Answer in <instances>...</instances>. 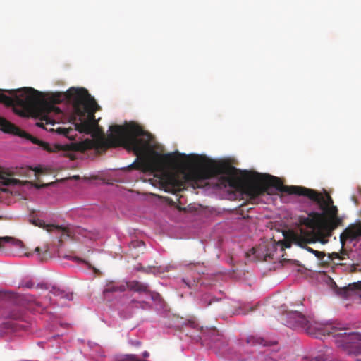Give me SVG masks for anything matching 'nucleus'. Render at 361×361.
<instances>
[{
    "instance_id": "obj_1",
    "label": "nucleus",
    "mask_w": 361,
    "mask_h": 361,
    "mask_svg": "<svg viewBox=\"0 0 361 361\" xmlns=\"http://www.w3.org/2000/svg\"><path fill=\"white\" fill-rule=\"evenodd\" d=\"M71 102L73 108L72 116L75 130L80 133H92L97 124L94 114L99 106L85 88H70L66 92L55 94L52 102L42 101L41 92L32 87H23L14 90L0 89V103L7 106H18L23 109L34 111L40 117L41 122L37 126L54 131L52 128H47L46 125L54 126L55 120L52 116H60L61 110L55 104L63 101Z\"/></svg>"
},
{
    "instance_id": "obj_2",
    "label": "nucleus",
    "mask_w": 361,
    "mask_h": 361,
    "mask_svg": "<svg viewBox=\"0 0 361 361\" xmlns=\"http://www.w3.org/2000/svg\"><path fill=\"white\" fill-rule=\"evenodd\" d=\"M109 130L111 133L108 140L110 146H123L128 151H133L137 157H142L140 162L133 164L135 169L162 172L175 164L176 160L172 153L160 154L153 151L150 154H146L151 148L152 135L139 125H113Z\"/></svg>"
},
{
    "instance_id": "obj_3",
    "label": "nucleus",
    "mask_w": 361,
    "mask_h": 361,
    "mask_svg": "<svg viewBox=\"0 0 361 361\" xmlns=\"http://www.w3.org/2000/svg\"><path fill=\"white\" fill-rule=\"evenodd\" d=\"M247 183L245 185V192L251 197L255 198L264 193H272L273 188L281 192L288 195L304 196L317 203L320 209L334 205L331 197L326 194L324 197L322 193L315 190L298 185H285L281 180L269 174L255 173L246 177Z\"/></svg>"
},
{
    "instance_id": "obj_4",
    "label": "nucleus",
    "mask_w": 361,
    "mask_h": 361,
    "mask_svg": "<svg viewBox=\"0 0 361 361\" xmlns=\"http://www.w3.org/2000/svg\"><path fill=\"white\" fill-rule=\"evenodd\" d=\"M287 325L293 329L302 328L308 334H314V331L325 336H332L336 346L348 355H361V334L349 331L347 329L334 325H325L314 323L298 311H290L286 314Z\"/></svg>"
},
{
    "instance_id": "obj_5",
    "label": "nucleus",
    "mask_w": 361,
    "mask_h": 361,
    "mask_svg": "<svg viewBox=\"0 0 361 361\" xmlns=\"http://www.w3.org/2000/svg\"><path fill=\"white\" fill-rule=\"evenodd\" d=\"M192 162L193 166L187 173L182 175L173 173L166 176V190H171L173 192L181 191L185 188L186 182L190 183L194 187L202 188L207 184V180L218 176L228 175L233 169L224 163L199 156H194Z\"/></svg>"
},
{
    "instance_id": "obj_6",
    "label": "nucleus",
    "mask_w": 361,
    "mask_h": 361,
    "mask_svg": "<svg viewBox=\"0 0 361 361\" xmlns=\"http://www.w3.org/2000/svg\"><path fill=\"white\" fill-rule=\"evenodd\" d=\"M0 130L4 133L17 135L30 140L32 143L42 147L43 149L47 152H63V155L69 157L71 159H75L74 153L76 152L84 151L87 149H97L100 146V143L98 141L90 140H86L82 142H71L65 145L56 144L50 145L45 142L32 137L31 135L27 133L25 131L21 130L18 126L2 117H0Z\"/></svg>"
},
{
    "instance_id": "obj_7",
    "label": "nucleus",
    "mask_w": 361,
    "mask_h": 361,
    "mask_svg": "<svg viewBox=\"0 0 361 361\" xmlns=\"http://www.w3.org/2000/svg\"><path fill=\"white\" fill-rule=\"evenodd\" d=\"M283 240L279 241L282 245V248H289L293 243L305 248L307 251L314 254V250L307 246V244L314 243V235L312 231H308L307 229L300 228L298 230H288L284 231Z\"/></svg>"
},
{
    "instance_id": "obj_8",
    "label": "nucleus",
    "mask_w": 361,
    "mask_h": 361,
    "mask_svg": "<svg viewBox=\"0 0 361 361\" xmlns=\"http://www.w3.org/2000/svg\"><path fill=\"white\" fill-rule=\"evenodd\" d=\"M30 222L35 226L46 229L47 231L49 233L60 234L59 241H62L63 239L67 238H76V235H82L85 238L88 237L89 235V232L87 230L80 227L71 228L68 227H62L61 226H56L54 224H46L39 219H30Z\"/></svg>"
},
{
    "instance_id": "obj_9",
    "label": "nucleus",
    "mask_w": 361,
    "mask_h": 361,
    "mask_svg": "<svg viewBox=\"0 0 361 361\" xmlns=\"http://www.w3.org/2000/svg\"><path fill=\"white\" fill-rule=\"evenodd\" d=\"M322 212H319L322 216V224L323 231L330 235L334 229L342 224L343 220L338 216V208L336 206L331 205L325 209H322Z\"/></svg>"
},
{
    "instance_id": "obj_10",
    "label": "nucleus",
    "mask_w": 361,
    "mask_h": 361,
    "mask_svg": "<svg viewBox=\"0 0 361 361\" xmlns=\"http://www.w3.org/2000/svg\"><path fill=\"white\" fill-rule=\"evenodd\" d=\"M322 216L317 212H312L309 213L308 216H300L299 224L301 226H305L307 228L311 230L308 231H314L318 230L320 232L323 231V226L322 224Z\"/></svg>"
},
{
    "instance_id": "obj_11",
    "label": "nucleus",
    "mask_w": 361,
    "mask_h": 361,
    "mask_svg": "<svg viewBox=\"0 0 361 361\" xmlns=\"http://www.w3.org/2000/svg\"><path fill=\"white\" fill-rule=\"evenodd\" d=\"M360 236V234L358 225L353 226L345 229L340 235V240L343 245L347 240H355Z\"/></svg>"
},
{
    "instance_id": "obj_12",
    "label": "nucleus",
    "mask_w": 361,
    "mask_h": 361,
    "mask_svg": "<svg viewBox=\"0 0 361 361\" xmlns=\"http://www.w3.org/2000/svg\"><path fill=\"white\" fill-rule=\"evenodd\" d=\"M126 290V283H116L114 282H109L107 283L103 290V294L105 297L107 296L109 293H116V292H123Z\"/></svg>"
},
{
    "instance_id": "obj_13",
    "label": "nucleus",
    "mask_w": 361,
    "mask_h": 361,
    "mask_svg": "<svg viewBox=\"0 0 361 361\" xmlns=\"http://www.w3.org/2000/svg\"><path fill=\"white\" fill-rule=\"evenodd\" d=\"M126 288L137 293H149V286L146 283H141L137 281H131L126 282Z\"/></svg>"
},
{
    "instance_id": "obj_14",
    "label": "nucleus",
    "mask_w": 361,
    "mask_h": 361,
    "mask_svg": "<svg viewBox=\"0 0 361 361\" xmlns=\"http://www.w3.org/2000/svg\"><path fill=\"white\" fill-rule=\"evenodd\" d=\"M49 292L54 295L58 296L60 298H66L68 300H72L73 298V295L72 293L66 292L65 290L55 286H53Z\"/></svg>"
},
{
    "instance_id": "obj_15",
    "label": "nucleus",
    "mask_w": 361,
    "mask_h": 361,
    "mask_svg": "<svg viewBox=\"0 0 361 361\" xmlns=\"http://www.w3.org/2000/svg\"><path fill=\"white\" fill-rule=\"evenodd\" d=\"M19 183V180L9 177H6L3 174L0 173V190L6 191L3 188L7 185H16Z\"/></svg>"
},
{
    "instance_id": "obj_16",
    "label": "nucleus",
    "mask_w": 361,
    "mask_h": 361,
    "mask_svg": "<svg viewBox=\"0 0 361 361\" xmlns=\"http://www.w3.org/2000/svg\"><path fill=\"white\" fill-rule=\"evenodd\" d=\"M6 243H11L17 247H20L23 245L22 241L14 238L9 236L0 237V249L3 248Z\"/></svg>"
},
{
    "instance_id": "obj_17",
    "label": "nucleus",
    "mask_w": 361,
    "mask_h": 361,
    "mask_svg": "<svg viewBox=\"0 0 361 361\" xmlns=\"http://www.w3.org/2000/svg\"><path fill=\"white\" fill-rule=\"evenodd\" d=\"M332 233L333 232H331L330 235H327V233L324 231L320 232L318 230H315L314 231V237L316 236L317 238V241L320 242L322 244H326L328 242L326 238L331 236Z\"/></svg>"
},
{
    "instance_id": "obj_18",
    "label": "nucleus",
    "mask_w": 361,
    "mask_h": 361,
    "mask_svg": "<svg viewBox=\"0 0 361 361\" xmlns=\"http://www.w3.org/2000/svg\"><path fill=\"white\" fill-rule=\"evenodd\" d=\"M247 343L250 345H267V341L262 338H256L255 336H250L247 338Z\"/></svg>"
},
{
    "instance_id": "obj_19",
    "label": "nucleus",
    "mask_w": 361,
    "mask_h": 361,
    "mask_svg": "<svg viewBox=\"0 0 361 361\" xmlns=\"http://www.w3.org/2000/svg\"><path fill=\"white\" fill-rule=\"evenodd\" d=\"M23 287H26L27 288H35L34 283L32 281H27L25 283L21 285ZM35 288L37 289H42V290H48L49 286L47 284L45 283H40L37 284L35 286Z\"/></svg>"
},
{
    "instance_id": "obj_20",
    "label": "nucleus",
    "mask_w": 361,
    "mask_h": 361,
    "mask_svg": "<svg viewBox=\"0 0 361 361\" xmlns=\"http://www.w3.org/2000/svg\"><path fill=\"white\" fill-rule=\"evenodd\" d=\"M56 131L58 133V134L63 135L68 138H71L73 136L71 133H73L74 130L72 128H57Z\"/></svg>"
},
{
    "instance_id": "obj_21",
    "label": "nucleus",
    "mask_w": 361,
    "mask_h": 361,
    "mask_svg": "<svg viewBox=\"0 0 361 361\" xmlns=\"http://www.w3.org/2000/svg\"><path fill=\"white\" fill-rule=\"evenodd\" d=\"M8 317L14 320H19L22 319L23 314L20 311L14 310L9 313Z\"/></svg>"
},
{
    "instance_id": "obj_22",
    "label": "nucleus",
    "mask_w": 361,
    "mask_h": 361,
    "mask_svg": "<svg viewBox=\"0 0 361 361\" xmlns=\"http://www.w3.org/2000/svg\"><path fill=\"white\" fill-rule=\"evenodd\" d=\"M48 246H45L44 250L42 253V256H41V248L39 247H37L35 249V252H36L40 256L41 260H43L44 258L47 257V256L48 255Z\"/></svg>"
},
{
    "instance_id": "obj_23",
    "label": "nucleus",
    "mask_w": 361,
    "mask_h": 361,
    "mask_svg": "<svg viewBox=\"0 0 361 361\" xmlns=\"http://www.w3.org/2000/svg\"><path fill=\"white\" fill-rule=\"evenodd\" d=\"M327 350L324 355H319L314 358V361H326L330 356V353H328Z\"/></svg>"
},
{
    "instance_id": "obj_24",
    "label": "nucleus",
    "mask_w": 361,
    "mask_h": 361,
    "mask_svg": "<svg viewBox=\"0 0 361 361\" xmlns=\"http://www.w3.org/2000/svg\"><path fill=\"white\" fill-rule=\"evenodd\" d=\"M328 257L331 260H333L334 259H338L340 260L345 259V257H343V255H341L339 253L335 252L329 254Z\"/></svg>"
},
{
    "instance_id": "obj_25",
    "label": "nucleus",
    "mask_w": 361,
    "mask_h": 361,
    "mask_svg": "<svg viewBox=\"0 0 361 361\" xmlns=\"http://www.w3.org/2000/svg\"><path fill=\"white\" fill-rule=\"evenodd\" d=\"M200 331L202 333L203 336L206 334V331L211 334L212 336H214L217 334L218 331L215 329H206L204 330V328L202 326L200 328Z\"/></svg>"
},
{
    "instance_id": "obj_26",
    "label": "nucleus",
    "mask_w": 361,
    "mask_h": 361,
    "mask_svg": "<svg viewBox=\"0 0 361 361\" xmlns=\"http://www.w3.org/2000/svg\"><path fill=\"white\" fill-rule=\"evenodd\" d=\"M131 246L133 247H144L145 243L142 240H135L131 243Z\"/></svg>"
},
{
    "instance_id": "obj_27",
    "label": "nucleus",
    "mask_w": 361,
    "mask_h": 361,
    "mask_svg": "<svg viewBox=\"0 0 361 361\" xmlns=\"http://www.w3.org/2000/svg\"><path fill=\"white\" fill-rule=\"evenodd\" d=\"M209 298V295H208V294H204V295H202V301L205 303L206 306H208L212 303L211 300L207 301Z\"/></svg>"
},
{
    "instance_id": "obj_28",
    "label": "nucleus",
    "mask_w": 361,
    "mask_h": 361,
    "mask_svg": "<svg viewBox=\"0 0 361 361\" xmlns=\"http://www.w3.org/2000/svg\"><path fill=\"white\" fill-rule=\"evenodd\" d=\"M314 255L320 260L323 259L325 256V253L323 252L315 250Z\"/></svg>"
},
{
    "instance_id": "obj_29",
    "label": "nucleus",
    "mask_w": 361,
    "mask_h": 361,
    "mask_svg": "<svg viewBox=\"0 0 361 361\" xmlns=\"http://www.w3.org/2000/svg\"><path fill=\"white\" fill-rule=\"evenodd\" d=\"M188 325H189V326H190L191 328H193V329L198 328V324L194 321H189Z\"/></svg>"
},
{
    "instance_id": "obj_30",
    "label": "nucleus",
    "mask_w": 361,
    "mask_h": 361,
    "mask_svg": "<svg viewBox=\"0 0 361 361\" xmlns=\"http://www.w3.org/2000/svg\"><path fill=\"white\" fill-rule=\"evenodd\" d=\"M4 325L5 328H6V329H13V324L11 322H5L4 324Z\"/></svg>"
},
{
    "instance_id": "obj_31",
    "label": "nucleus",
    "mask_w": 361,
    "mask_h": 361,
    "mask_svg": "<svg viewBox=\"0 0 361 361\" xmlns=\"http://www.w3.org/2000/svg\"><path fill=\"white\" fill-rule=\"evenodd\" d=\"M73 261H75V262H82L83 263L87 264V262L85 260H83V259H80V258H79L78 257H73Z\"/></svg>"
},
{
    "instance_id": "obj_32",
    "label": "nucleus",
    "mask_w": 361,
    "mask_h": 361,
    "mask_svg": "<svg viewBox=\"0 0 361 361\" xmlns=\"http://www.w3.org/2000/svg\"><path fill=\"white\" fill-rule=\"evenodd\" d=\"M341 255H343L345 258V257H348V252L345 250H342L341 253H339Z\"/></svg>"
},
{
    "instance_id": "obj_33",
    "label": "nucleus",
    "mask_w": 361,
    "mask_h": 361,
    "mask_svg": "<svg viewBox=\"0 0 361 361\" xmlns=\"http://www.w3.org/2000/svg\"><path fill=\"white\" fill-rule=\"evenodd\" d=\"M142 356L144 357H147L149 356V353L147 352V351H145L143 353H142Z\"/></svg>"
},
{
    "instance_id": "obj_34",
    "label": "nucleus",
    "mask_w": 361,
    "mask_h": 361,
    "mask_svg": "<svg viewBox=\"0 0 361 361\" xmlns=\"http://www.w3.org/2000/svg\"><path fill=\"white\" fill-rule=\"evenodd\" d=\"M358 226H359L360 234V236H361V224L360 225H358Z\"/></svg>"
},
{
    "instance_id": "obj_35",
    "label": "nucleus",
    "mask_w": 361,
    "mask_h": 361,
    "mask_svg": "<svg viewBox=\"0 0 361 361\" xmlns=\"http://www.w3.org/2000/svg\"><path fill=\"white\" fill-rule=\"evenodd\" d=\"M357 288L361 289V282L357 284Z\"/></svg>"
},
{
    "instance_id": "obj_36",
    "label": "nucleus",
    "mask_w": 361,
    "mask_h": 361,
    "mask_svg": "<svg viewBox=\"0 0 361 361\" xmlns=\"http://www.w3.org/2000/svg\"><path fill=\"white\" fill-rule=\"evenodd\" d=\"M73 178H74L75 179H78V178H79V176H73Z\"/></svg>"
}]
</instances>
